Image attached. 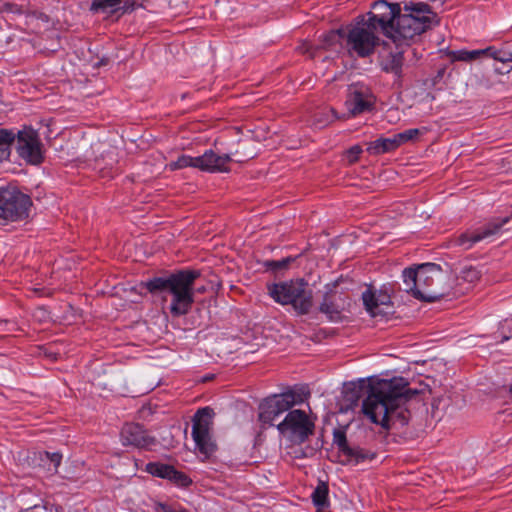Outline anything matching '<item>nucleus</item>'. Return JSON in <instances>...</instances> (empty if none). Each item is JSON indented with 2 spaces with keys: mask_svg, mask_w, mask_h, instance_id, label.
Returning a JSON list of instances; mask_svg holds the SVG:
<instances>
[{
  "mask_svg": "<svg viewBox=\"0 0 512 512\" xmlns=\"http://www.w3.org/2000/svg\"><path fill=\"white\" fill-rule=\"evenodd\" d=\"M416 393L408 388L404 378L379 380L369 387V394L362 404L363 413L385 429L404 427L411 416L405 404Z\"/></svg>",
  "mask_w": 512,
  "mask_h": 512,
  "instance_id": "1",
  "label": "nucleus"
},
{
  "mask_svg": "<svg viewBox=\"0 0 512 512\" xmlns=\"http://www.w3.org/2000/svg\"><path fill=\"white\" fill-rule=\"evenodd\" d=\"M200 277L199 270H179L167 277H154L143 283L152 294L165 293L171 297L169 310L173 316L186 315L194 303L195 292H205V287H194Z\"/></svg>",
  "mask_w": 512,
  "mask_h": 512,
  "instance_id": "2",
  "label": "nucleus"
},
{
  "mask_svg": "<svg viewBox=\"0 0 512 512\" xmlns=\"http://www.w3.org/2000/svg\"><path fill=\"white\" fill-rule=\"evenodd\" d=\"M448 278V274L435 263H424L403 271L406 291L426 302H435L447 294L450 289Z\"/></svg>",
  "mask_w": 512,
  "mask_h": 512,
  "instance_id": "3",
  "label": "nucleus"
},
{
  "mask_svg": "<svg viewBox=\"0 0 512 512\" xmlns=\"http://www.w3.org/2000/svg\"><path fill=\"white\" fill-rule=\"evenodd\" d=\"M404 11V13L399 12L392 25L391 33L386 34V37L397 46L407 45L409 40L438 23L437 15L426 3L405 4Z\"/></svg>",
  "mask_w": 512,
  "mask_h": 512,
  "instance_id": "4",
  "label": "nucleus"
},
{
  "mask_svg": "<svg viewBox=\"0 0 512 512\" xmlns=\"http://www.w3.org/2000/svg\"><path fill=\"white\" fill-rule=\"evenodd\" d=\"M269 296L281 305H292L299 314H307L312 307V291L303 279L267 285Z\"/></svg>",
  "mask_w": 512,
  "mask_h": 512,
  "instance_id": "5",
  "label": "nucleus"
},
{
  "mask_svg": "<svg viewBox=\"0 0 512 512\" xmlns=\"http://www.w3.org/2000/svg\"><path fill=\"white\" fill-rule=\"evenodd\" d=\"M371 25L372 23L366 22L365 16H359L349 27L346 36L349 53H354L362 58L373 54L380 40L376 34L378 30Z\"/></svg>",
  "mask_w": 512,
  "mask_h": 512,
  "instance_id": "6",
  "label": "nucleus"
},
{
  "mask_svg": "<svg viewBox=\"0 0 512 512\" xmlns=\"http://www.w3.org/2000/svg\"><path fill=\"white\" fill-rule=\"evenodd\" d=\"M30 197L16 188H0V226L23 221L29 216Z\"/></svg>",
  "mask_w": 512,
  "mask_h": 512,
  "instance_id": "7",
  "label": "nucleus"
},
{
  "mask_svg": "<svg viewBox=\"0 0 512 512\" xmlns=\"http://www.w3.org/2000/svg\"><path fill=\"white\" fill-rule=\"evenodd\" d=\"M213 415V409L204 407L199 409L193 418L192 438L195 442V449L205 459L216 450L210 433Z\"/></svg>",
  "mask_w": 512,
  "mask_h": 512,
  "instance_id": "8",
  "label": "nucleus"
},
{
  "mask_svg": "<svg viewBox=\"0 0 512 512\" xmlns=\"http://www.w3.org/2000/svg\"><path fill=\"white\" fill-rule=\"evenodd\" d=\"M314 422L303 410H290L277 425L279 432L293 443L305 442L314 432Z\"/></svg>",
  "mask_w": 512,
  "mask_h": 512,
  "instance_id": "9",
  "label": "nucleus"
},
{
  "mask_svg": "<svg viewBox=\"0 0 512 512\" xmlns=\"http://www.w3.org/2000/svg\"><path fill=\"white\" fill-rule=\"evenodd\" d=\"M302 401L301 396L292 390L267 397L259 405V421L271 426L278 416Z\"/></svg>",
  "mask_w": 512,
  "mask_h": 512,
  "instance_id": "10",
  "label": "nucleus"
},
{
  "mask_svg": "<svg viewBox=\"0 0 512 512\" xmlns=\"http://www.w3.org/2000/svg\"><path fill=\"white\" fill-rule=\"evenodd\" d=\"M509 220L510 217L495 218L481 227L468 229L465 232H462L461 234L453 237L450 241V245L459 247L462 250H469L475 244L497 234L500 229L509 222Z\"/></svg>",
  "mask_w": 512,
  "mask_h": 512,
  "instance_id": "11",
  "label": "nucleus"
},
{
  "mask_svg": "<svg viewBox=\"0 0 512 512\" xmlns=\"http://www.w3.org/2000/svg\"><path fill=\"white\" fill-rule=\"evenodd\" d=\"M16 134V150L20 158L32 165L43 162V144L38 132L32 127H24Z\"/></svg>",
  "mask_w": 512,
  "mask_h": 512,
  "instance_id": "12",
  "label": "nucleus"
},
{
  "mask_svg": "<svg viewBox=\"0 0 512 512\" xmlns=\"http://www.w3.org/2000/svg\"><path fill=\"white\" fill-rule=\"evenodd\" d=\"M375 104L371 90L363 84H352L348 87L345 100L347 113L342 115L343 120L370 112Z\"/></svg>",
  "mask_w": 512,
  "mask_h": 512,
  "instance_id": "13",
  "label": "nucleus"
},
{
  "mask_svg": "<svg viewBox=\"0 0 512 512\" xmlns=\"http://www.w3.org/2000/svg\"><path fill=\"white\" fill-rule=\"evenodd\" d=\"M398 3L390 4L385 0H378L372 4V10L367 13L366 22L372 23V27L381 31L385 36L391 33L392 25L400 12Z\"/></svg>",
  "mask_w": 512,
  "mask_h": 512,
  "instance_id": "14",
  "label": "nucleus"
},
{
  "mask_svg": "<svg viewBox=\"0 0 512 512\" xmlns=\"http://www.w3.org/2000/svg\"><path fill=\"white\" fill-rule=\"evenodd\" d=\"M336 288V283L326 285V292L319 307L320 312L334 322L342 319V311L349 305V299Z\"/></svg>",
  "mask_w": 512,
  "mask_h": 512,
  "instance_id": "15",
  "label": "nucleus"
},
{
  "mask_svg": "<svg viewBox=\"0 0 512 512\" xmlns=\"http://www.w3.org/2000/svg\"><path fill=\"white\" fill-rule=\"evenodd\" d=\"M362 300L366 311L371 317H385L392 313L393 304L390 295L383 290L368 287L362 293Z\"/></svg>",
  "mask_w": 512,
  "mask_h": 512,
  "instance_id": "16",
  "label": "nucleus"
},
{
  "mask_svg": "<svg viewBox=\"0 0 512 512\" xmlns=\"http://www.w3.org/2000/svg\"><path fill=\"white\" fill-rule=\"evenodd\" d=\"M121 442L124 446L149 449L155 445L156 440L139 424H125L120 433Z\"/></svg>",
  "mask_w": 512,
  "mask_h": 512,
  "instance_id": "17",
  "label": "nucleus"
},
{
  "mask_svg": "<svg viewBox=\"0 0 512 512\" xmlns=\"http://www.w3.org/2000/svg\"><path fill=\"white\" fill-rule=\"evenodd\" d=\"M233 161L232 154H217L213 150H206L198 156V169L209 173H227L230 171L229 164Z\"/></svg>",
  "mask_w": 512,
  "mask_h": 512,
  "instance_id": "18",
  "label": "nucleus"
},
{
  "mask_svg": "<svg viewBox=\"0 0 512 512\" xmlns=\"http://www.w3.org/2000/svg\"><path fill=\"white\" fill-rule=\"evenodd\" d=\"M138 4L134 0H93L90 11L102 14H114L132 12Z\"/></svg>",
  "mask_w": 512,
  "mask_h": 512,
  "instance_id": "19",
  "label": "nucleus"
},
{
  "mask_svg": "<svg viewBox=\"0 0 512 512\" xmlns=\"http://www.w3.org/2000/svg\"><path fill=\"white\" fill-rule=\"evenodd\" d=\"M403 51H398L395 53H389V55L383 59L382 61V69L391 73L394 76L393 85L400 88L402 86V78H403Z\"/></svg>",
  "mask_w": 512,
  "mask_h": 512,
  "instance_id": "20",
  "label": "nucleus"
},
{
  "mask_svg": "<svg viewBox=\"0 0 512 512\" xmlns=\"http://www.w3.org/2000/svg\"><path fill=\"white\" fill-rule=\"evenodd\" d=\"M399 142L397 140L396 134L391 137H380L375 141H371L367 143V151L371 155H380L387 152H391L399 147Z\"/></svg>",
  "mask_w": 512,
  "mask_h": 512,
  "instance_id": "21",
  "label": "nucleus"
},
{
  "mask_svg": "<svg viewBox=\"0 0 512 512\" xmlns=\"http://www.w3.org/2000/svg\"><path fill=\"white\" fill-rule=\"evenodd\" d=\"M16 139V134L13 130L1 128L0 129V162L6 161L11 155V147Z\"/></svg>",
  "mask_w": 512,
  "mask_h": 512,
  "instance_id": "22",
  "label": "nucleus"
},
{
  "mask_svg": "<svg viewBox=\"0 0 512 512\" xmlns=\"http://www.w3.org/2000/svg\"><path fill=\"white\" fill-rule=\"evenodd\" d=\"M343 120L342 116L338 115L337 111L333 108H325L318 111L313 116V124L317 128H323L335 120Z\"/></svg>",
  "mask_w": 512,
  "mask_h": 512,
  "instance_id": "23",
  "label": "nucleus"
},
{
  "mask_svg": "<svg viewBox=\"0 0 512 512\" xmlns=\"http://www.w3.org/2000/svg\"><path fill=\"white\" fill-rule=\"evenodd\" d=\"M328 492H329L328 485L323 481H319L318 485L314 489L312 496H311L313 504L317 508L323 509L329 505Z\"/></svg>",
  "mask_w": 512,
  "mask_h": 512,
  "instance_id": "24",
  "label": "nucleus"
},
{
  "mask_svg": "<svg viewBox=\"0 0 512 512\" xmlns=\"http://www.w3.org/2000/svg\"><path fill=\"white\" fill-rule=\"evenodd\" d=\"M347 457V462L357 465L365 460L372 459L373 455L364 451L359 447L346 448V452L343 454Z\"/></svg>",
  "mask_w": 512,
  "mask_h": 512,
  "instance_id": "25",
  "label": "nucleus"
},
{
  "mask_svg": "<svg viewBox=\"0 0 512 512\" xmlns=\"http://www.w3.org/2000/svg\"><path fill=\"white\" fill-rule=\"evenodd\" d=\"M171 469V465L158 462H150L146 465L145 471L153 476L168 479L169 474L171 473Z\"/></svg>",
  "mask_w": 512,
  "mask_h": 512,
  "instance_id": "26",
  "label": "nucleus"
},
{
  "mask_svg": "<svg viewBox=\"0 0 512 512\" xmlns=\"http://www.w3.org/2000/svg\"><path fill=\"white\" fill-rule=\"evenodd\" d=\"M198 156L192 157L189 155H181L176 161L170 162L167 166L171 171L182 169L186 167H193L198 169Z\"/></svg>",
  "mask_w": 512,
  "mask_h": 512,
  "instance_id": "27",
  "label": "nucleus"
},
{
  "mask_svg": "<svg viewBox=\"0 0 512 512\" xmlns=\"http://www.w3.org/2000/svg\"><path fill=\"white\" fill-rule=\"evenodd\" d=\"M481 55L493 58L502 63L512 62V53L502 51V50H497L493 46L487 47L485 49H481Z\"/></svg>",
  "mask_w": 512,
  "mask_h": 512,
  "instance_id": "28",
  "label": "nucleus"
},
{
  "mask_svg": "<svg viewBox=\"0 0 512 512\" xmlns=\"http://www.w3.org/2000/svg\"><path fill=\"white\" fill-rule=\"evenodd\" d=\"M343 37L342 30H331L327 33L321 35V48L326 49L332 47L339 43L340 39Z\"/></svg>",
  "mask_w": 512,
  "mask_h": 512,
  "instance_id": "29",
  "label": "nucleus"
},
{
  "mask_svg": "<svg viewBox=\"0 0 512 512\" xmlns=\"http://www.w3.org/2000/svg\"><path fill=\"white\" fill-rule=\"evenodd\" d=\"M43 456L44 457H42L41 460L44 463L48 462V467H47L48 472L56 473L57 469L61 463L62 455L59 453L44 452Z\"/></svg>",
  "mask_w": 512,
  "mask_h": 512,
  "instance_id": "30",
  "label": "nucleus"
},
{
  "mask_svg": "<svg viewBox=\"0 0 512 512\" xmlns=\"http://www.w3.org/2000/svg\"><path fill=\"white\" fill-rule=\"evenodd\" d=\"M453 59L457 61H464V62H471L478 58H480L481 55V49L479 50H459L452 53Z\"/></svg>",
  "mask_w": 512,
  "mask_h": 512,
  "instance_id": "31",
  "label": "nucleus"
},
{
  "mask_svg": "<svg viewBox=\"0 0 512 512\" xmlns=\"http://www.w3.org/2000/svg\"><path fill=\"white\" fill-rule=\"evenodd\" d=\"M168 480L182 487H186L191 483V479L185 473L177 471L173 466Z\"/></svg>",
  "mask_w": 512,
  "mask_h": 512,
  "instance_id": "32",
  "label": "nucleus"
},
{
  "mask_svg": "<svg viewBox=\"0 0 512 512\" xmlns=\"http://www.w3.org/2000/svg\"><path fill=\"white\" fill-rule=\"evenodd\" d=\"M420 130L417 128L408 129L403 132L397 133L396 137L399 142V145L401 146L404 143H407L413 139H415L417 136L420 135Z\"/></svg>",
  "mask_w": 512,
  "mask_h": 512,
  "instance_id": "33",
  "label": "nucleus"
},
{
  "mask_svg": "<svg viewBox=\"0 0 512 512\" xmlns=\"http://www.w3.org/2000/svg\"><path fill=\"white\" fill-rule=\"evenodd\" d=\"M362 148L359 145H354L350 149H348L345 153V158L349 164L355 163L358 159L360 154L362 153Z\"/></svg>",
  "mask_w": 512,
  "mask_h": 512,
  "instance_id": "34",
  "label": "nucleus"
},
{
  "mask_svg": "<svg viewBox=\"0 0 512 512\" xmlns=\"http://www.w3.org/2000/svg\"><path fill=\"white\" fill-rule=\"evenodd\" d=\"M290 261H291L290 258H286V259H282V260H278V261L271 260V261H266L265 266L267 269H270L272 271H279L281 269L286 268L288 266V264L290 263Z\"/></svg>",
  "mask_w": 512,
  "mask_h": 512,
  "instance_id": "35",
  "label": "nucleus"
},
{
  "mask_svg": "<svg viewBox=\"0 0 512 512\" xmlns=\"http://www.w3.org/2000/svg\"><path fill=\"white\" fill-rule=\"evenodd\" d=\"M334 441L337 444L339 450L344 454L346 452V448H349L350 446L347 443V439L344 433L337 432L334 435Z\"/></svg>",
  "mask_w": 512,
  "mask_h": 512,
  "instance_id": "36",
  "label": "nucleus"
},
{
  "mask_svg": "<svg viewBox=\"0 0 512 512\" xmlns=\"http://www.w3.org/2000/svg\"><path fill=\"white\" fill-rule=\"evenodd\" d=\"M1 10L3 12H10V13H20L21 8L13 3H4Z\"/></svg>",
  "mask_w": 512,
  "mask_h": 512,
  "instance_id": "37",
  "label": "nucleus"
},
{
  "mask_svg": "<svg viewBox=\"0 0 512 512\" xmlns=\"http://www.w3.org/2000/svg\"><path fill=\"white\" fill-rule=\"evenodd\" d=\"M20 512H48V510L45 506H34L33 508L22 510Z\"/></svg>",
  "mask_w": 512,
  "mask_h": 512,
  "instance_id": "38",
  "label": "nucleus"
},
{
  "mask_svg": "<svg viewBox=\"0 0 512 512\" xmlns=\"http://www.w3.org/2000/svg\"><path fill=\"white\" fill-rule=\"evenodd\" d=\"M156 511L157 512H173V510L169 506L162 504V503H158L156 505Z\"/></svg>",
  "mask_w": 512,
  "mask_h": 512,
  "instance_id": "39",
  "label": "nucleus"
},
{
  "mask_svg": "<svg viewBox=\"0 0 512 512\" xmlns=\"http://www.w3.org/2000/svg\"><path fill=\"white\" fill-rule=\"evenodd\" d=\"M510 391L512 392V383H511Z\"/></svg>",
  "mask_w": 512,
  "mask_h": 512,
  "instance_id": "40",
  "label": "nucleus"
}]
</instances>
